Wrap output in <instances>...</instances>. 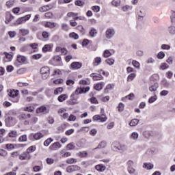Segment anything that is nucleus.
I'll return each instance as SVG.
<instances>
[{
  "label": "nucleus",
  "instance_id": "obj_34",
  "mask_svg": "<svg viewBox=\"0 0 175 175\" xmlns=\"http://www.w3.org/2000/svg\"><path fill=\"white\" fill-rule=\"evenodd\" d=\"M139 124V120L137 119H133L129 123L130 126H136Z\"/></svg>",
  "mask_w": 175,
  "mask_h": 175
},
{
  "label": "nucleus",
  "instance_id": "obj_58",
  "mask_svg": "<svg viewBox=\"0 0 175 175\" xmlns=\"http://www.w3.org/2000/svg\"><path fill=\"white\" fill-rule=\"evenodd\" d=\"M29 47V45H25L22 46L20 50L21 51H22V53H25V51H28Z\"/></svg>",
  "mask_w": 175,
  "mask_h": 175
},
{
  "label": "nucleus",
  "instance_id": "obj_59",
  "mask_svg": "<svg viewBox=\"0 0 175 175\" xmlns=\"http://www.w3.org/2000/svg\"><path fill=\"white\" fill-rule=\"evenodd\" d=\"M124 107H125V105L122 103H120L118 105V111H124Z\"/></svg>",
  "mask_w": 175,
  "mask_h": 175
},
{
  "label": "nucleus",
  "instance_id": "obj_28",
  "mask_svg": "<svg viewBox=\"0 0 175 175\" xmlns=\"http://www.w3.org/2000/svg\"><path fill=\"white\" fill-rule=\"evenodd\" d=\"M77 157H79V158H85L87 155H88V153L85 151L83 152H79L76 154Z\"/></svg>",
  "mask_w": 175,
  "mask_h": 175
},
{
  "label": "nucleus",
  "instance_id": "obj_17",
  "mask_svg": "<svg viewBox=\"0 0 175 175\" xmlns=\"http://www.w3.org/2000/svg\"><path fill=\"white\" fill-rule=\"evenodd\" d=\"M105 87V82H100L94 85V90L100 91Z\"/></svg>",
  "mask_w": 175,
  "mask_h": 175
},
{
  "label": "nucleus",
  "instance_id": "obj_57",
  "mask_svg": "<svg viewBox=\"0 0 175 175\" xmlns=\"http://www.w3.org/2000/svg\"><path fill=\"white\" fill-rule=\"evenodd\" d=\"M62 28L64 31H69V25L66 23H63L62 25Z\"/></svg>",
  "mask_w": 175,
  "mask_h": 175
},
{
  "label": "nucleus",
  "instance_id": "obj_15",
  "mask_svg": "<svg viewBox=\"0 0 175 175\" xmlns=\"http://www.w3.org/2000/svg\"><path fill=\"white\" fill-rule=\"evenodd\" d=\"M44 135H43L42 133H36L31 134V137H33L35 140H40L42 137H44Z\"/></svg>",
  "mask_w": 175,
  "mask_h": 175
},
{
  "label": "nucleus",
  "instance_id": "obj_62",
  "mask_svg": "<svg viewBox=\"0 0 175 175\" xmlns=\"http://www.w3.org/2000/svg\"><path fill=\"white\" fill-rule=\"evenodd\" d=\"M55 75H62L61 70H59V69L54 70V71L52 74V76H55Z\"/></svg>",
  "mask_w": 175,
  "mask_h": 175
},
{
  "label": "nucleus",
  "instance_id": "obj_19",
  "mask_svg": "<svg viewBox=\"0 0 175 175\" xmlns=\"http://www.w3.org/2000/svg\"><path fill=\"white\" fill-rule=\"evenodd\" d=\"M51 9H53V5H46L41 7L40 8V12H47V10H51Z\"/></svg>",
  "mask_w": 175,
  "mask_h": 175
},
{
  "label": "nucleus",
  "instance_id": "obj_38",
  "mask_svg": "<svg viewBox=\"0 0 175 175\" xmlns=\"http://www.w3.org/2000/svg\"><path fill=\"white\" fill-rule=\"evenodd\" d=\"M27 135H23L18 138V142H20L21 143H24V142H27Z\"/></svg>",
  "mask_w": 175,
  "mask_h": 175
},
{
  "label": "nucleus",
  "instance_id": "obj_26",
  "mask_svg": "<svg viewBox=\"0 0 175 175\" xmlns=\"http://www.w3.org/2000/svg\"><path fill=\"white\" fill-rule=\"evenodd\" d=\"M66 99H68V95L66 94H62L57 98V100H59V102H64L66 100Z\"/></svg>",
  "mask_w": 175,
  "mask_h": 175
},
{
  "label": "nucleus",
  "instance_id": "obj_29",
  "mask_svg": "<svg viewBox=\"0 0 175 175\" xmlns=\"http://www.w3.org/2000/svg\"><path fill=\"white\" fill-rule=\"evenodd\" d=\"M130 139H131V140H137V139H139V133L136 132L132 133L130 135Z\"/></svg>",
  "mask_w": 175,
  "mask_h": 175
},
{
  "label": "nucleus",
  "instance_id": "obj_49",
  "mask_svg": "<svg viewBox=\"0 0 175 175\" xmlns=\"http://www.w3.org/2000/svg\"><path fill=\"white\" fill-rule=\"evenodd\" d=\"M111 3L113 6H116V8H118V6H120V5L121 3V1L120 0H113Z\"/></svg>",
  "mask_w": 175,
  "mask_h": 175
},
{
  "label": "nucleus",
  "instance_id": "obj_30",
  "mask_svg": "<svg viewBox=\"0 0 175 175\" xmlns=\"http://www.w3.org/2000/svg\"><path fill=\"white\" fill-rule=\"evenodd\" d=\"M106 146H107L106 142L103 141L100 144H98V146L96 148H95L94 150L105 148V147H106Z\"/></svg>",
  "mask_w": 175,
  "mask_h": 175
},
{
  "label": "nucleus",
  "instance_id": "obj_10",
  "mask_svg": "<svg viewBox=\"0 0 175 175\" xmlns=\"http://www.w3.org/2000/svg\"><path fill=\"white\" fill-rule=\"evenodd\" d=\"M137 13L138 16V20H139V21H143V18L146 17V10H144L143 8H139L137 10Z\"/></svg>",
  "mask_w": 175,
  "mask_h": 175
},
{
  "label": "nucleus",
  "instance_id": "obj_55",
  "mask_svg": "<svg viewBox=\"0 0 175 175\" xmlns=\"http://www.w3.org/2000/svg\"><path fill=\"white\" fill-rule=\"evenodd\" d=\"M123 12H129V10H132V6L131 5H124L122 7Z\"/></svg>",
  "mask_w": 175,
  "mask_h": 175
},
{
  "label": "nucleus",
  "instance_id": "obj_54",
  "mask_svg": "<svg viewBox=\"0 0 175 175\" xmlns=\"http://www.w3.org/2000/svg\"><path fill=\"white\" fill-rule=\"evenodd\" d=\"M92 10H93V12H94V13H98L100 10V7H99L98 5L92 6Z\"/></svg>",
  "mask_w": 175,
  "mask_h": 175
},
{
  "label": "nucleus",
  "instance_id": "obj_18",
  "mask_svg": "<svg viewBox=\"0 0 175 175\" xmlns=\"http://www.w3.org/2000/svg\"><path fill=\"white\" fill-rule=\"evenodd\" d=\"M19 35H21V36H27V35H29V29H19Z\"/></svg>",
  "mask_w": 175,
  "mask_h": 175
},
{
  "label": "nucleus",
  "instance_id": "obj_22",
  "mask_svg": "<svg viewBox=\"0 0 175 175\" xmlns=\"http://www.w3.org/2000/svg\"><path fill=\"white\" fill-rule=\"evenodd\" d=\"M54 61H55L56 62H58L57 65L59 66H62V59L61 58V57L59 55H56L53 57Z\"/></svg>",
  "mask_w": 175,
  "mask_h": 175
},
{
  "label": "nucleus",
  "instance_id": "obj_21",
  "mask_svg": "<svg viewBox=\"0 0 175 175\" xmlns=\"http://www.w3.org/2000/svg\"><path fill=\"white\" fill-rule=\"evenodd\" d=\"M16 61L19 64H24V62H25V61H27V57H25V56L19 55L17 56Z\"/></svg>",
  "mask_w": 175,
  "mask_h": 175
},
{
  "label": "nucleus",
  "instance_id": "obj_53",
  "mask_svg": "<svg viewBox=\"0 0 175 175\" xmlns=\"http://www.w3.org/2000/svg\"><path fill=\"white\" fill-rule=\"evenodd\" d=\"M161 50H170V45L166 44H163L161 46Z\"/></svg>",
  "mask_w": 175,
  "mask_h": 175
},
{
  "label": "nucleus",
  "instance_id": "obj_61",
  "mask_svg": "<svg viewBox=\"0 0 175 175\" xmlns=\"http://www.w3.org/2000/svg\"><path fill=\"white\" fill-rule=\"evenodd\" d=\"M67 16L68 17H76L77 16H79V14L75 12H68Z\"/></svg>",
  "mask_w": 175,
  "mask_h": 175
},
{
  "label": "nucleus",
  "instance_id": "obj_14",
  "mask_svg": "<svg viewBox=\"0 0 175 175\" xmlns=\"http://www.w3.org/2000/svg\"><path fill=\"white\" fill-rule=\"evenodd\" d=\"M36 113L38 114L40 113H44V114H47V113H49V109H47V107L44 106H41L36 109Z\"/></svg>",
  "mask_w": 175,
  "mask_h": 175
},
{
  "label": "nucleus",
  "instance_id": "obj_43",
  "mask_svg": "<svg viewBox=\"0 0 175 175\" xmlns=\"http://www.w3.org/2000/svg\"><path fill=\"white\" fill-rule=\"evenodd\" d=\"M35 150H36V147L31 146L30 147H29L27 150L26 152L28 154H31V152H33V151H35Z\"/></svg>",
  "mask_w": 175,
  "mask_h": 175
},
{
  "label": "nucleus",
  "instance_id": "obj_31",
  "mask_svg": "<svg viewBox=\"0 0 175 175\" xmlns=\"http://www.w3.org/2000/svg\"><path fill=\"white\" fill-rule=\"evenodd\" d=\"M53 142H54V139H53L52 138H49L44 141V146H45V147H49V146H50V144H51Z\"/></svg>",
  "mask_w": 175,
  "mask_h": 175
},
{
  "label": "nucleus",
  "instance_id": "obj_32",
  "mask_svg": "<svg viewBox=\"0 0 175 175\" xmlns=\"http://www.w3.org/2000/svg\"><path fill=\"white\" fill-rule=\"evenodd\" d=\"M98 33V31H96V29L94 28H92L90 31V36L92 37V38H95V36H96Z\"/></svg>",
  "mask_w": 175,
  "mask_h": 175
},
{
  "label": "nucleus",
  "instance_id": "obj_42",
  "mask_svg": "<svg viewBox=\"0 0 175 175\" xmlns=\"http://www.w3.org/2000/svg\"><path fill=\"white\" fill-rule=\"evenodd\" d=\"M168 32L171 35H175V27L174 26H170L168 27Z\"/></svg>",
  "mask_w": 175,
  "mask_h": 175
},
{
  "label": "nucleus",
  "instance_id": "obj_25",
  "mask_svg": "<svg viewBox=\"0 0 175 175\" xmlns=\"http://www.w3.org/2000/svg\"><path fill=\"white\" fill-rule=\"evenodd\" d=\"M102 62V58L100 57H97L94 59V62H93L94 66H98Z\"/></svg>",
  "mask_w": 175,
  "mask_h": 175
},
{
  "label": "nucleus",
  "instance_id": "obj_16",
  "mask_svg": "<svg viewBox=\"0 0 175 175\" xmlns=\"http://www.w3.org/2000/svg\"><path fill=\"white\" fill-rule=\"evenodd\" d=\"M159 88V84L156 82L154 83V85H152L149 87V91H150V92H155V91H157Z\"/></svg>",
  "mask_w": 175,
  "mask_h": 175
},
{
  "label": "nucleus",
  "instance_id": "obj_51",
  "mask_svg": "<svg viewBox=\"0 0 175 175\" xmlns=\"http://www.w3.org/2000/svg\"><path fill=\"white\" fill-rule=\"evenodd\" d=\"M105 62H106V64H107L108 65L111 66V65H114L115 61H114L113 59L109 58V59H107L105 60Z\"/></svg>",
  "mask_w": 175,
  "mask_h": 175
},
{
  "label": "nucleus",
  "instance_id": "obj_48",
  "mask_svg": "<svg viewBox=\"0 0 175 175\" xmlns=\"http://www.w3.org/2000/svg\"><path fill=\"white\" fill-rule=\"evenodd\" d=\"M68 150H75L76 148V146H75V143L71 142L67 145Z\"/></svg>",
  "mask_w": 175,
  "mask_h": 175
},
{
  "label": "nucleus",
  "instance_id": "obj_41",
  "mask_svg": "<svg viewBox=\"0 0 175 175\" xmlns=\"http://www.w3.org/2000/svg\"><path fill=\"white\" fill-rule=\"evenodd\" d=\"M158 99V96L157 95L152 96L148 99V103H154L155 100Z\"/></svg>",
  "mask_w": 175,
  "mask_h": 175
},
{
  "label": "nucleus",
  "instance_id": "obj_63",
  "mask_svg": "<svg viewBox=\"0 0 175 175\" xmlns=\"http://www.w3.org/2000/svg\"><path fill=\"white\" fill-rule=\"evenodd\" d=\"M75 5L77 6H83L84 5V1H81V0H77L75 1Z\"/></svg>",
  "mask_w": 175,
  "mask_h": 175
},
{
  "label": "nucleus",
  "instance_id": "obj_60",
  "mask_svg": "<svg viewBox=\"0 0 175 175\" xmlns=\"http://www.w3.org/2000/svg\"><path fill=\"white\" fill-rule=\"evenodd\" d=\"M42 58V54H35L32 55L33 59H40Z\"/></svg>",
  "mask_w": 175,
  "mask_h": 175
},
{
  "label": "nucleus",
  "instance_id": "obj_50",
  "mask_svg": "<svg viewBox=\"0 0 175 175\" xmlns=\"http://www.w3.org/2000/svg\"><path fill=\"white\" fill-rule=\"evenodd\" d=\"M169 65L166 63H162L161 65L160 66L159 69H161V70H165V69H168Z\"/></svg>",
  "mask_w": 175,
  "mask_h": 175
},
{
  "label": "nucleus",
  "instance_id": "obj_47",
  "mask_svg": "<svg viewBox=\"0 0 175 175\" xmlns=\"http://www.w3.org/2000/svg\"><path fill=\"white\" fill-rule=\"evenodd\" d=\"M35 108L33 107H26L24 108L25 111H28L29 113H32V111H34Z\"/></svg>",
  "mask_w": 175,
  "mask_h": 175
},
{
  "label": "nucleus",
  "instance_id": "obj_23",
  "mask_svg": "<svg viewBox=\"0 0 175 175\" xmlns=\"http://www.w3.org/2000/svg\"><path fill=\"white\" fill-rule=\"evenodd\" d=\"M96 169L98 170V172H105V170H106V166H105L103 164H99L96 165Z\"/></svg>",
  "mask_w": 175,
  "mask_h": 175
},
{
  "label": "nucleus",
  "instance_id": "obj_46",
  "mask_svg": "<svg viewBox=\"0 0 175 175\" xmlns=\"http://www.w3.org/2000/svg\"><path fill=\"white\" fill-rule=\"evenodd\" d=\"M69 37L71 38L72 39H75V40L79 39V35L75 32L70 33L69 34Z\"/></svg>",
  "mask_w": 175,
  "mask_h": 175
},
{
  "label": "nucleus",
  "instance_id": "obj_2",
  "mask_svg": "<svg viewBox=\"0 0 175 175\" xmlns=\"http://www.w3.org/2000/svg\"><path fill=\"white\" fill-rule=\"evenodd\" d=\"M7 92H8V96L12 98L11 100L12 102H14V103H17L18 102V90H8Z\"/></svg>",
  "mask_w": 175,
  "mask_h": 175
},
{
  "label": "nucleus",
  "instance_id": "obj_20",
  "mask_svg": "<svg viewBox=\"0 0 175 175\" xmlns=\"http://www.w3.org/2000/svg\"><path fill=\"white\" fill-rule=\"evenodd\" d=\"M44 25L46 27V28L53 29L57 27V23L53 22H46Z\"/></svg>",
  "mask_w": 175,
  "mask_h": 175
},
{
  "label": "nucleus",
  "instance_id": "obj_35",
  "mask_svg": "<svg viewBox=\"0 0 175 175\" xmlns=\"http://www.w3.org/2000/svg\"><path fill=\"white\" fill-rule=\"evenodd\" d=\"M112 54L111 52H110L109 50H105L103 53V57L105 58H109V57H111Z\"/></svg>",
  "mask_w": 175,
  "mask_h": 175
},
{
  "label": "nucleus",
  "instance_id": "obj_8",
  "mask_svg": "<svg viewBox=\"0 0 175 175\" xmlns=\"http://www.w3.org/2000/svg\"><path fill=\"white\" fill-rule=\"evenodd\" d=\"M31 154H28V152H23L22 154L18 155V158L21 161H29L31 159Z\"/></svg>",
  "mask_w": 175,
  "mask_h": 175
},
{
  "label": "nucleus",
  "instance_id": "obj_33",
  "mask_svg": "<svg viewBox=\"0 0 175 175\" xmlns=\"http://www.w3.org/2000/svg\"><path fill=\"white\" fill-rule=\"evenodd\" d=\"M51 50V44H46L42 48L43 53H47V51H50Z\"/></svg>",
  "mask_w": 175,
  "mask_h": 175
},
{
  "label": "nucleus",
  "instance_id": "obj_64",
  "mask_svg": "<svg viewBox=\"0 0 175 175\" xmlns=\"http://www.w3.org/2000/svg\"><path fill=\"white\" fill-rule=\"evenodd\" d=\"M171 21L172 23H175V12L174 11H172V12Z\"/></svg>",
  "mask_w": 175,
  "mask_h": 175
},
{
  "label": "nucleus",
  "instance_id": "obj_27",
  "mask_svg": "<svg viewBox=\"0 0 175 175\" xmlns=\"http://www.w3.org/2000/svg\"><path fill=\"white\" fill-rule=\"evenodd\" d=\"M60 154H61L62 158H68V157H70V155H71L70 152H65V150H62L60 152Z\"/></svg>",
  "mask_w": 175,
  "mask_h": 175
},
{
  "label": "nucleus",
  "instance_id": "obj_7",
  "mask_svg": "<svg viewBox=\"0 0 175 175\" xmlns=\"http://www.w3.org/2000/svg\"><path fill=\"white\" fill-rule=\"evenodd\" d=\"M107 117H106V115L101 114V115H96L93 116V121H100V122H105L107 121Z\"/></svg>",
  "mask_w": 175,
  "mask_h": 175
},
{
  "label": "nucleus",
  "instance_id": "obj_52",
  "mask_svg": "<svg viewBox=\"0 0 175 175\" xmlns=\"http://www.w3.org/2000/svg\"><path fill=\"white\" fill-rule=\"evenodd\" d=\"M38 122V117L36 116H33L31 120H30V124L32 125L36 124Z\"/></svg>",
  "mask_w": 175,
  "mask_h": 175
},
{
  "label": "nucleus",
  "instance_id": "obj_11",
  "mask_svg": "<svg viewBox=\"0 0 175 175\" xmlns=\"http://www.w3.org/2000/svg\"><path fill=\"white\" fill-rule=\"evenodd\" d=\"M83 66V63L79 62H74L70 64V69L73 70H77V69H81Z\"/></svg>",
  "mask_w": 175,
  "mask_h": 175
},
{
  "label": "nucleus",
  "instance_id": "obj_56",
  "mask_svg": "<svg viewBox=\"0 0 175 175\" xmlns=\"http://www.w3.org/2000/svg\"><path fill=\"white\" fill-rule=\"evenodd\" d=\"M64 91V88H58L54 91L55 95H58L59 94H61Z\"/></svg>",
  "mask_w": 175,
  "mask_h": 175
},
{
  "label": "nucleus",
  "instance_id": "obj_1",
  "mask_svg": "<svg viewBox=\"0 0 175 175\" xmlns=\"http://www.w3.org/2000/svg\"><path fill=\"white\" fill-rule=\"evenodd\" d=\"M90 91V87L86 88H78L76 89L75 93H72L70 96V100L68 101L69 105H76V100L78 99L77 95L80 94H85Z\"/></svg>",
  "mask_w": 175,
  "mask_h": 175
},
{
  "label": "nucleus",
  "instance_id": "obj_40",
  "mask_svg": "<svg viewBox=\"0 0 175 175\" xmlns=\"http://www.w3.org/2000/svg\"><path fill=\"white\" fill-rule=\"evenodd\" d=\"M14 5V0H10L6 2L7 8H13Z\"/></svg>",
  "mask_w": 175,
  "mask_h": 175
},
{
  "label": "nucleus",
  "instance_id": "obj_3",
  "mask_svg": "<svg viewBox=\"0 0 175 175\" xmlns=\"http://www.w3.org/2000/svg\"><path fill=\"white\" fill-rule=\"evenodd\" d=\"M5 126H14L17 124V119L16 118L12 117L10 116H6L5 119Z\"/></svg>",
  "mask_w": 175,
  "mask_h": 175
},
{
  "label": "nucleus",
  "instance_id": "obj_4",
  "mask_svg": "<svg viewBox=\"0 0 175 175\" xmlns=\"http://www.w3.org/2000/svg\"><path fill=\"white\" fill-rule=\"evenodd\" d=\"M40 72L44 80H46V79H47L49 76H50V68L47 66H44L41 68Z\"/></svg>",
  "mask_w": 175,
  "mask_h": 175
},
{
  "label": "nucleus",
  "instance_id": "obj_13",
  "mask_svg": "<svg viewBox=\"0 0 175 175\" xmlns=\"http://www.w3.org/2000/svg\"><path fill=\"white\" fill-rule=\"evenodd\" d=\"M61 147H62L61 144L57 142L53 143L52 145L49 146V150H51V151H55L57 148H61Z\"/></svg>",
  "mask_w": 175,
  "mask_h": 175
},
{
  "label": "nucleus",
  "instance_id": "obj_9",
  "mask_svg": "<svg viewBox=\"0 0 175 175\" xmlns=\"http://www.w3.org/2000/svg\"><path fill=\"white\" fill-rule=\"evenodd\" d=\"M81 169L79 165H69L66 167V170L67 173H73V172H78Z\"/></svg>",
  "mask_w": 175,
  "mask_h": 175
},
{
  "label": "nucleus",
  "instance_id": "obj_12",
  "mask_svg": "<svg viewBox=\"0 0 175 175\" xmlns=\"http://www.w3.org/2000/svg\"><path fill=\"white\" fill-rule=\"evenodd\" d=\"M90 77H92L94 81L103 80V76L100 75V72H99L98 73H92L90 75Z\"/></svg>",
  "mask_w": 175,
  "mask_h": 175
},
{
  "label": "nucleus",
  "instance_id": "obj_24",
  "mask_svg": "<svg viewBox=\"0 0 175 175\" xmlns=\"http://www.w3.org/2000/svg\"><path fill=\"white\" fill-rule=\"evenodd\" d=\"M143 167H144V169H147L148 170H151V169L154 168V165L150 163H144Z\"/></svg>",
  "mask_w": 175,
  "mask_h": 175
},
{
  "label": "nucleus",
  "instance_id": "obj_39",
  "mask_svg": "<svg viewBox=\"0 0 175 175\" xmlns=\"http://www.w3.org/2000/svg\"><path fill=\"white\" fill-rule=\"evenodd\" d=\"M136 77V74L131 73L127 77V81H132Z\"/></svg>",
  "mask_w": 175,
  "mask_h": 175
},
{
  "label": "nucleus",
  "instance_id": "obj_45",
  "mask_svg": "<svg viewBox=\"0 0 175 175\" xmlns=\"http://www.w3.org/2000/svg\"><path fill=\"white\" fill-rule=\"evenodd\" d=\"M8 136L10 137H17V131H11L9 133Z\"/></svg>",
  "mask_w": 175,
  "mask_h": 175
},
{
  "label": "nucleus",
  "instance_id": "obj_36",
  "mask_svg": "<svg viewBox=\"0 0 175 175\" xmlns=\"http://www.w3.org/2000/svg\"><path fill=\"white\" fill-rule=\"evenodd\" d=\"M77 160L76 159L70 158L66 160V163L68 165H72V163H76Z\"/></svg>",
  "mask_w": 175,
  "mask_h": 175
},
{
  "label": "nucleus",
  "instance_id": "obj_44",
  "mask_svg": "<svg viewBox=\"0 0 175 175\" xmlns=\"http://www.w3.org/2000/svg\"><path fill=\"white\" fill-rule=\"evenodd\" d=\"M165 52L163 51H160L158 54H157V58L158 59H163L165 58Z\"/></svg>",
  "mask_w": 175,
  "mask_h": 175
},
{
  "label": "nucleus",
  "instance_id": "obj_6",
  "mask_svg": "<svg viewBox=\"0 0 175 175\" xmlns=\"http://www.w3.org/2000/svg\"><path fill=\"white\" fill-rule=\"evenodd\" d=\"M116 35V30L113 28H108L105 31L107 39H111Z\"/></svg>",
  "mask_w": 175,
  "mask_h": 175
},
{
  "label": "nucleus",
  "instance_id": "obj_37",
  "mask_svg": "<svg viewBox=\"0 0 175 175\" xmlns=\"http://www.w3.org/2000/svg\"><path fill=\"white\" fill-rule=\"evenodd\" d=\"M132 65L134 68H136L137 69H140V63L136 60H133Z\"/></svg>",
  "mask_w": 175,
  "mask_h": 175
},
{
  "label": "nucleus",
  "instance_id": "obj_5",
  "mask_svg": "<svg viewBox=\"0 0 175 175\" xmlns=\"http://www.w3.org/2000/svg\"><path fill=\"white\" fill-rule=\"evenodd\" d=\"M31 18V14H27L25 16L18 18L15 23V25H20V24H24L25 21H28Z\"/></svg>",
  "mask_w": 175,
  "mask_h": 175
}]
</instances>
